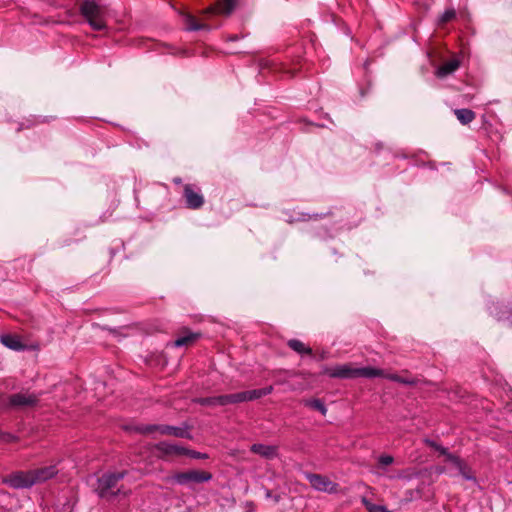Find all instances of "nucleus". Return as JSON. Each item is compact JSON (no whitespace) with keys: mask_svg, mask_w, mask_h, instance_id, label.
Masks as SVG:
<instances>
[{"mask_svg":"<svg viewBox=\"0 0 512 512\" xmlns=\"http://www.w3.org/2000/svg\"><path fill=\"white\" fill-rule=\"evenodd\" d=\"M324 373L329 377L340 379L375 378L384 375V370L373 367H354L353 364L347 363L327 367Z\"/></svg>","mask_w":512,"mask_h":512,"instance_id":"nucleus-1","label":"nucleus"},{"mask_svg":"<svg viewBox=\"0 0 512 512\" xmlns=\"http://www.w3.org/2000/svg\"><path fill=\"white\" fill-rule=\"evenodd\" d=\"M125 475L126 471H113L102 474L97 479V486L95 488L98 496L107 500H111L120 494L127 496V491H124L122 487H117L118 482L122 480Z\"/></svg>","mask_w":512,"mask_h":512,"instance_id":"nucleus-2","label":"nucleus"},{"mask_svg":"<svg viewBox=\"0 0 512 512\" xmlns=\"http://www.w3.org/2000/svg\"><path fill=\"white\" fill-rule=\"evenodd\" d=\"M80 13L95 31H102L106 28L104 10L92 0H85L80 5Z\"/></svg>","mask_w":512,"mask_h":512,"instance_id":"nucleus-3","label":"nucleus"},{"mask_svg":"<svg viewBox=\"0 0 512 512\" xmlns=\"http://www.w3.org/2000/svg\"><path fill=\"white\" fill-rule=\"evenodd\" d=\"M273 386L222 395V406L239 404L260 399L271 394Z\"/></svg>","mask_w":512,"mask_h":512,"instance_id":"nucleus-4","label":"nucleus"},{"mask_svg":"<svg viewBox=\"0 0 512 512\" xmlns=\"http://www.w3.org/2000/svg\"><path fill=\"white\" fill-rule=\"evenodd\" d=\"M212 474L203 470H189L175 473L171 480L179 485H187L189 483H203L210 481Z\"/></svg>","mask_w":512,"mask_h":512,"instance_id":"nucleus-5","label":"nucleus"},{"mask_svg":"<svg viewBox=\"0 0 512 512\" xmlns=\"http://www.w3.org/2000/svg\"><path fill=\"white\" fill-rule=\"evenodd\" d=\"M3 482L14 489H27L34 486L31 470L15 471L7 475Z\"/></svg>","mask_w":512,"mask_h":512,"instance_id":"nucleus-6","label":"nucleus"},{"mask_svg":"<svg viewBox=\"0 0 512 512\" xmlns=\"http://www.w3.org/2000/svg\"><path fill=\"white\" fill-rule=\"evenodd\" d=\"M137 431L143 434L157 431L162 435H171L179 438L188 437V431L185 428L170 425H145L138 427Z\"/></svg>","mask_w":512,"mask_h":512,"instance_id":"nucleus-7","label":"nucleus"},{"mask_svg":"<svg viewBox=\"0 0 512 512\" xmlns=\"http://www.w3.org/2000/svg\"><path fill=\"white\" fill-rule=\"evenodd\" d=\"M39 401V396L28 391L15 393L9 396V404L12 407H33Z\"/></svg>","mask_w":512,"mask_h":512,"instance_id":"nucleus-8","label":"nucleus"},{"mask_svg":"<svg viewBox=\"0 0 512 512\" xmlns=\"http://www.w3.org/2000/svg\"><path fill=\"white\" fill-rule=\"evenodd\" d=\"M155 450L157 451L158 456L162 459H166L172 456H182L189 452L188 449L182 446L165 441L156 444Z\"/></svg>","mask_w":512,"mask_h":512,"instance_id":"nucleus-9","label":"nucleus"},{"mask_svg":"<svg viewBox=\"0 0 512 512\" xmlns=\"http://www.w3.org/2000/svg\"><path fill=\"white\" fill-rule=\"evenodd\" d=\"M307 479L311 486L316 490L334 493L337 491V484L332 482L328 477L320 474H307Z\"/></svg>","mask_w":512,"mask_h":512,"instance_id":"nucleus-10","label":"nucleus"},{"mask_svg":"<svg viewBox=\"0 0 512 512\" xmlns=\"http://www.w3.org/2000/svg\"><path fill=\"white\" fill-rule=\"evenodd\" d=\"M235 6L234 0H220L215 5H212L203 11L206 16L211 15H229Z\"/></svg>","mask_w":512,"mask_h":512,"instance_id":"nucleus-11","label":"nucleus"},{"mask_svg":"<svg viewBox=\"0 0 512 512\" xmlns=\"http://www.w3.org/2000/svg\"><path fill=\"white\" fill-rule=\"evenodd\" d=\"M184 198L187 207L190 209H199L204 204L203 195L195 191L190 184L184 186Z\"/></svg>","mask_w":512,"mask_h":512,"instance_id":"nucleus-12","label":"nucleus"},{"mask_svg":"<svg viewBox=\"0 0 512 512\" xmlns=\"http://www.w3.org/2000/svg\"><path fill=\"white\" fill-rule=\"evenodd\" d=\"M31 472L34 485H36L53 478L58 473V469L56 465H49L32 469Z\"/></svg>","mask_w":512,"mask_h":512,"instance_id":"nucleus-13","label":"nucleus"},{"mask_svg":"<svg viewBox=\"0 0 512 512\" xmlns=\"http://www.w3.org/2000/svg\"><path fill=\"white\" fill-rule=\"evenodd\" d=\"M0 342L7 348L14 351H23L26 349V345L23 344L21 338L15 334H1Z\"/></svg>","mask_w":512,"mask_h":512,"instance_id":"nucleus-14","label":"nucleus"},{"mask_svg":"<svg viewBox=\"0 0 512 512\" xmlns=\"http://www.w3.org/2000/svg\"><path fill=\"white\" fill-rule=\"evenodd\" d=\"M277 447L272 445L264 444H253L251 446V452L260 455L265 459H273L277 456Z\"/></svg>","mask_w":512,"mask_h":512,"instance_id":"nucleus-15","label":"nucleus"},{"mask_svg":"<svg viewBox=\"0 0 512 512\" xmlns=\"http://www.w3.org/2000/svg\"><path fill=\"white\" fill-rule=\"evenodd\" d=\"M181 14L183 16V21H184V24L186 25V29L188 31H198V30L210 28L208 24L198 22L196 17L190 13L182 12Z\"/></svg>","mask_w":512,"mask_h":512,"instance_id":"nucleus-16","label":"nucleus"},{"mask_svg":"<svg viewBox=\"0 0 512 512\" xmlns=\"http://www.w3.org/2000/svg\"><path fill=\"white\" fill-rule=\"evenodd\" d=\"M459 66L460 61L458 59H451L438 67L436 75L439 78H444L454 73L459 68Z\"/></svg>","mask_w":512,"mask_h":512,"instance_id":"nucleus-17","label":"nucleus"},{"mask_svg":"<svg viewBox=\"0 0 512 512\" xmlns=\"http://www.w3.org/2000/svg\"><path fill=\"white\" fill-rule=\"evenodd\" d=\"M378 377L386 378V379H389L391 381L402 383V384H407V385H413V384L416 383V380L413 377H410V376H407V375L406 376L398 375V374H395V373H385L384 372V375H379Z\"/></svg>","mask_w":512,"mask_h":512,"instance_id":"nucleus-18","label":"nucleus"},{"mask_svg":"<svg viewBox=\"0 0 512 512\" xmlns=\"http://www.w3.org/2000/svg\"><path fill=\"white\" fill-rule=\"evenodd\" d=\"M459 122L463 125H467L475 119V113L470 109H456L454 111Z\"/></svg>","mask_w":512,"mask_h":512,"instance_id":"nucleus-19","label":"nucleus"},{"mask_svg":"<svg viewBox=\"0 0 512 512\" xmlns=\"http://www.w3.org/2000/svg\"><path fill=\"white\" fill-rule=\"evenodd\" d=\"M193 402H195L199 405H202V406H209V407L222 406V395L195 398L193 400Z\"/></svg>","mask_w":512,"mask_h":512,"instance_id":"nucleus-20","label":"nucleus"},{"mask_svg":"<svg viewBox=\"0 0 512 512\" xmlns=\"http://www.w3.org/2000/svg\"><path fill=\"white\" fill-rule=\"evenodd\" d=\"M288 346L299 354H312L311 348L307 347L303 342L297 339H291L288 341Z\"/></svg>","mask_w":512,"mask_h":512,"instance_id":"nucleus-21","label":"nucleus"},{"mask_svg":"<svg viewBox=\"0 0 512 512\" xmlns=\"http://www.w3.org/2000/svg\"><path fill=\"white\" fill-rule=\"evenodd\" d=\"M199 337V334L196 333H188L184 336L178 337L175 342V347H182V346H188L194 343Z\"/></svg>","mask_w":512,"mask_h":512,"instance_id":"nucleus-22","label":"nucleus"},{"mask_svg":"<svg viewBox=\"0 0 512 512\" xmlns=\"http://www.w3.org/2000/svg\"><path fill=\"white\" fill-rule=\"evenodd\" d=\"M305 405L319 411L322 415H326L327 408L320 399H310L305 401Z\"/></svg>","mask_w":512,"mask_h":512,"instance_id":"nucleus-23","label":"nucleus"},{"mask_svg":"<svg viewBox=\"0 0 512 512\" xmlns=\"http://www.w3.org/2000/svg\"><path fill=\"white\" fill-rule=\"evenodd\" d=\"M445 462L449 463L459 473V469L465 461L461 459L459 456L449 452L445 456Z\"/></svg>","mask_w":512,"mask_h":512,"instance_id":"nucleus-24","label":"nucleus"},{"mask_svg":"<svg viewBox=\"0 0 512 512\" xmlns=\"http://www.w3.org/2000/svg\"><path fill=\"white\" fill-rule=\"evenodd\" d=\"M445 462L449 463L459 473V469L465 461L461 459L459 456L449 452L445 456Z\"/></svg>","mask_w":512,"mask_h":512,"instance_id":"nucleus-25","label":"nucleus"},{"mask_svg":"<svg viewBox=\"0 0 512 512\" xmlns=\"http://www.w3.org/2000/svg\"><path fill=\"white\" fill-rule=\"evenodd\" d=\"M362 503L368 512H392V511L388 510L386 506L374 504V503L370 502L369 500H367L366 498L362 499Z\"/></svg>","mask_w":512,"mask_h":512,"instance_id":"nucleus-26","label":"nucleus"},{"mask_svg":"<svg viewBox=\"0 0 512 512\" xmlns=\"http://www.w3.org/2000/svg\"><path fill=\"white\" fill-rule=\"evenodd\" d=\"M459 475H461L465 480L468 481H476V477L474 475V472L472 468L464 462L463 465L459 469Z\"/></svg>","mask_w":512,"mask_h":512,"instance_id":"nucleus-27","label":"nucleus"},{"mask_svg":"<svg viewBox=\"0 0 512 512\" xmlns=\"http://www.w3.org/2000/svg\"><path fill=\"white\" fill-rule=\"evenodd\" d=\"M456 17V11L454 9H447L439 18L440 24H445Z\"/></svg>","mask_w":512,"mask_h":512,"instance_id":"nucleus-28","label":"nucleus"},{"mask_svg":"<svg viewBox=\"0 0 512 512\" xmlns=\"http://www.w3.org/2000/svg\"><path fill=\"white\" fill-rule=\"evenodd\" d=\"M425 443H426L429 447H431V448H433L434 450L438 451V452H439L441 455H443V456H446V455L449 453V451H448V449H447V448H445V447H443V446L439 445L438 443H436V442H435V441H433V440H429V439H427V440H425Z\"/></svg>","mask_w":512,"mask_h":512,"instance_id":"nucleus-29","label":"nucleus"},{"mask_svg":"<svg viewBox=\"0 0 512 512\" xmlns=\"http://www.w3.org/2000/svg\"><path fill=\"white\" fill-rule=\"evenodd\" d=\"M17 437L11 433L8 432H1L0 431V442L3 443H12L17 441Z\"/></svg>","mask_w":512,"mask_h":512,"instance_id":"nucleus-30","label":"nucleus"},{"mask_svg":"<svg viewBox=\"0 0 512 512\" xmlns=\"http://www.w3.org/2000/svg\"><path fill=\"white\" fill-rule=\"evenodd\" d=\"M393 461H394V458L390 455H381L378 458V463L381 467L388 466V465L392 464Z\"/></svg>","mask_w":512,"mask_h":512,"instance_id":"nucleus-31","label":"nucleus"},{"mask_svg":"<svg viewBox=\"0 0 512 512\" xmlns=\"http://www.w3.org/2000/svg\"><path fill=\"white\" fill-rule=\"evenodd\" d=\"M186 455H188L194 459H204L207 457L205 454H202V453L196 452V451H192V450H189V452Z\"/></svg>","mask_w":512,"mask_h":512,"instance_id":"nucleus-32","label":"nucleus"},{"mask_svg":"<svg viewBox=\"0 0 512 512\" xmlns=\"http://www.w3.org/2000/svg\"><path fill=\"white\" fill-rule=\"evenodd\" d=\"M238 39H240V36H239V35H237V34H235V35H231V36H229V37H228V40H229V41H236V40H238Z\"/></svg>","mask_w":512,"mask_h":512,"instance_id":"nucleus-33","label":"nucleus"},{"mask_svg":"<svg viewBox=\"0 0 512 512\" xmlns=\"http://www.w3.org/2000/svg\"><path fill=\"white\" fill-rule=\"evenodd\" d=\"M507 320L512 324V310L509 312V315L507 316Z\"/></svg>","mask_w":512,"mask_h":512,"instance_id":"nucleus-34","label":"nucleus"},{"mask_svg":"<svg viewBox=\"0 0 512 512\" xmlns=\"http://www.w3.org/2000/svg\"><path fill=\"white\" fill-rule=\"evenodd\" d=\"M446 471V468L445 467H441L438 469V472L439 473H444Z\"/></svg>","mask_w":512,"mask_h":512,"instance_id":"nucleus-35","label":"nucleus"},{"mask_svg":"<svg viewBox=\"0 0 512 512\" xmlns=\"http://www.w3.org/2000/svg\"><path fill=\"white\" fill-rule=\"evenodd\" d=\"M174 183H176V184H180V183H181V179H180V178H176V179H174Z\"/></svg>","mask_w":512,"mask_h":512,"instance_id":"nucleus-36","label":"nucleus"}]
</instances>
